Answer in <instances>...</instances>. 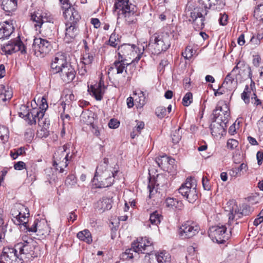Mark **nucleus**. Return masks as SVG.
<instances>
[{
    "instance_id": "nucleus-1",
    "label": "nucleus",
    "mask_w": 263,
    "mask_h": 263,
    "mask_svg": "<svg viewBox=\"0 0 263 263\" xmlns=\"http://www.w3.org/2000/svg\"><path fill=\"white\" fill-rule=\"evenodd\" d=\"M154 247L152 242L146 237H139L132 243V247L126 249L120 255L123 260L133 259L137 254H145V263H170L171 256L166 251L152 253Z\"/></svg>"
},
{
    "instance_id": "nucleus-2",
    "label": "nucleus",
    "mask_w": 263,
    "mask_h": 263,
    "mask_svg": "<svg viewBox=\"0 0 263 263\" xmlns=\"http://www.w3.org/2000/svg\"><path fill=\"white\" fill-rule=\"evenodd\" d=\"M108 162V159L105 158L96 168L93 181L96 180L98 182V187H107L114 183L118 171L115 170V168L109 169Z\"/></svg>"
},
{
    "instance_id": "nucleus-3",
    "label": "nucleus",
    "mask_w": 263,
    "mask_h": 263,
    "mask_svg": "<svg viewBox=\"0 0 263 263\" xmlns=\"http://www.w3.org/2000/svg\"><path fill=\"white\" fill-rule=\"evenodd\" d=\"M215 121L211 124L210 129L214 136L222 135L224 132L230 117L229 108L226 103L218 105L213 111Z\"/></svg>"
},
{
    "instance_id": "nucleus-4",
    "label": "nucleus",
    "mask_w": 263,
    "mask_h": 263,
    "mask_svg": "<svg viewBox=\"0 0 263 263\" xmlns=\"http://www.w3.org/2000/svg\"><path fill=\"white\" fill-rule=\"evenodd\" d=\"M137 8L129 0H117L114 4V12L124 17L128 25L135 24L137 21Z\"/></svg>"
},
{
    "instance_id": "nucleus-5",
    "label": "nucleus",
    "mask_w": 263,
    "mask_h": 263,
    "mask_svg": "<svg viewBox=\"0 0 263 263\" xmlns=\"http://www.w3.org/2000/svg\"><path fill=\"white\" fill-rule=\"evenodd\" d=\"M172 35L168 32L155 33L149 39L148 49L154 54L165 51L171 46Z\"/></svg>"
},
{
    "instance_id": "nucleus-6",
    "label": "nucleus",
    "mask_w": 263,
    "mask_h": 263,
    "mask_svg": "<svg viewBox=\"0 0 263 263\" xmlns=\"http://www.w3.org/2000/svg\"><path fill=\"white\" fill-rule=\"evenodd\" d=\"M137 46L135 45L123 44L118 48L119 60L114 62L113 64L108 69V73L115 69L117 74L122 73L125 68V65L128 64L124 63V58L134 56L136 51H135Z\"/></svg>"
},
{
    "instance_id": "nucleus-7",
    "label": "nucleus",
    "mask_w": 263,
    "mask_h": 263,
    "mask_svg": "<svg viewBox=\"0 0 263 263\" xmlns=\"http://www.w3.org/2000/svg\"><path fill=\"white\" fill-rule=\"evenodd\" d=\"M23 242L18 243L15 246L19 250L20 256L23 258L36 257L39 254V248L36 242L26 236L23 237Z\"/></svg>"
},
{
    "instance_id": "nucleus-8",
    "label": "nucleus",
    "mask_w": 263,
    "mask_h": 263,
    "mask_svg": "<svg viewBox=\"0 0 263 263\" xmlns=\"http://www.w3.org/2000/svg\"><path fill=\"white\" fill-rule=\"evenodd\" d=\"M197 181L194 177L187 178L178 189L179 193L189 202L194 203L198 198Z\"/></svg>"
},
{
    "instance_id": "nucleus-9",
    "label": "nucleus",
    "mask_w": 263,
    "mask_h": 263,
    "mask_svg": "<svg viewBox=\"0 0 263 263\" xmlns=\"http://www.w3.org/2000/svg\"><path fill=\"white\" fill-rule=\"evenodd\" d=\"M48 107L46 99L43 97L40 106V108L41 110H39L34 108L30 112H28L26 115H24L22 112L20 113V116L21 117H26V119L28 120V123L30 125L35 124L36 122V119H37L39 125H41L42 122H43V118L44 116V113Z\"/></svg>"
},
{
    "instance_id": "nucleus-10",
    "label": "nucleus",
    "mask_w": 263,
    "mask_h": 263,
    "mask_svg": "<svg viewBox=\"0 0 263 263\" xmlns=\"http://www.w3.org/2000/svg\"><path fill=\"white\" fill-rule=\"evenodd\" d=\"M51 49L50 42L46 39L35 38L30 52L37 57L43 58L49 53Z\"/></svg>"
},
{
    "instance_id": "nucleus-11",
    "label": "nucleus",
    "mask_w": 263,
    "mask_h": 263,
    "mask_svg": "<svg viewBox=\"0 0 263 263\" xmlns=\"http://www.w3.org/2000/svg\"><path fill=\"white\" fill-rule=\"evenodd\" d=\"M68 146H69V145H64L63 150L59 149L53 155V165L61 173H64V168L68 166L69 152L66 154H65V152Z\"/></svg>"
},
{
    "instance_id": "nucleus-12",
    "label": "nucleus",
    "mask_w": 263,
    "mask_h": 263,
    "mask_svg": "<svg viewBox=\"0 0 263 263\" xmlns=\"http://www.w3.org/2000/svg\"><path fill=\"white\" fill-rule=\"evenodd\" d=\"M226 230L227 228L223 225L213 226L209 229V236L213 241L223 243L229 238L228 234H226Z\"/></svg>"
},
{
    "instance_id": "nucleus-13",
    "label": "nucleus",
    "mask_w": 263,
    "mask_h": 263,
    "mask_svg": "<svg viewBox=\"0 0 263 263\" xmlns=\"http://www.w3.org/2000/svg\"><path fill=\"white\" fill-rule=\"evenodd\" d=\"M199 230L198 224L193 221H187L180 226L179 235L183 238H190L196 235Z\"/></svg>"
},
{
    "instance_id": "nucleus-14",
    "label": "nucleus",
    "mask_w": 263,
    "mask_h": 263,
    "mask_svg": "<svg viewBox=\"0 0 263 263\" xmlns=\"http://www.w3.org/2000/svg\"><path fill=\"white\" fill-rule=\"evenodd\" d=\"M17 249L4 248L1 255V259L4 263H23V257L17 254Z\"/></svg>"
},
{
    "instance_id": "nucleus-15",
    "label": "nucleus",
    "mask_w": 263,
    "mask_h": 263,
    "mask_svg": "<svg viewBox=\"0 0 263 263\" xmlns=\"http://www.w3.org/2000/svg\"><path fill=\"white\" fill-rule=\"evenodd\" d=\"M2 50L6 54H11L18 51L22 54L26 53V48L20 40L9 41L8 43L2 47Z\"/></svg>"
},
{
    "instance_id": "nucleus-16",
    "label": "nucleus",
    "mask_w": 263,
    "mask_h": 263,
    "mask_svg": "<svg viewBox=\"0 0 263 263\" xmlns=\"http://www.w3.org/2000/svg\"><path fill=\"white\" fill-rule=\"evenodd\" d=\"M207 10H202L200 9H194L190 13V18L189 21H192L196 29H202L204 26V15L208 14Z\"/></svg>"
},
{
    "instance_id": "nucleus-17",
    "label": "nucleus",
    "mask_w": 263,
    "mask_h": 263,
    "mask_svg": "<svg viewBox=\"0 0 263 263\" xmlns=\"http://www.w3.org/2000/svg\"><path fill=\"white\" fill-rule=\"evenodd\" d=\"M69 64L64 53H58L51 64L52 72L53 73H57Z\"/></svg>"
},
{
    "instance_id": "nucleus-18",
    "label": "nucleus",
    "mask_w": 263,
    "mask_h": 263,
    "mask_svg": "<svg viewBox=\"0 0 263 263\" xmlns=\"http://www.w3.org/2000/svg\"><path fill=\"white\" fill-rule=\"evenodd\" d=\"M58 73H60L62 80L65 83H69L72 81L75 78L76 75L74 68L70 63L62 68V70Z\"/></svg>"
},
{
    "instance_id": "nucleus-19",
    "label": "nucleus",
    "mask_w": 263,
    "mask_h": 263,
    "mask_svg": "<svg viewBox=\"0 0 263 263\" xmlns=\"http://www.w3.org/2000/svg\"><path fill=\"white\" fill-rule=\"evenodd\" d=\"M234 208H233L232 210L230 211V212L229 214V222L231 220H233L236 216L239 218L242 216L249 215L253 211V209L247 204L242 205V209L240 212L239 210L237 211L236 208L235 209V211H234Z\"/></svg>"
},
{
    "instance_id": "nucleus-20",
    "label": "nucleus",
    "mask_w": 263,
    "mask_h": 263,
    "mask_svg": "<svg viewBox=\"0 0 263 263\" xmlns=\"http://www.w3.org/2000/svg\"><path fill=\"white\" fill-rule=\"evenodd\" d=\"M65 28V40L67 42H70L72 39H74L78 33V24L73 23H66Z\"/></svg>"
},
{
    "instance_id": "nucleus-21",
    "label": "nucleus",
    "mask_w": 263,
    "mask_h": 263,
    "mask_svg": "<svg viewBox=\"0 0 263 263\" xmlns=\"http://www.w3.org/2000/svg\"><path fill=\"white\" fill-rule=\"evenodd\" d=\"M26 210V207L22 204L15 203L13 206L11 210V214L13 218H12L14 223L16 225L20 226V217H18L21 212H25Z\"/></svg>"
},
{
    "instance_id": "nucleus-22",
    "label": "nucleus",
    "mask_w": 263,
    "mask_h": 263,
    "mask_svg": "<svg viewBox=\"0 0 263 263\" xmlns=\"http://www.w3.org/2000/svg\"><path fill=\"white\" fill-rule=\"evenodd\" d=\"M63 15L67 20V23L78 24L81 19V15L74 8H70L66 12H63Z\"/></svg>"
},
{
    "instance_id": "nucleus-23",
    "label": "nucleus",
    "mask_w": 263,
    "mask_h": 263,
    "mask_svg": "<svg viewBox=\"0 0 263 263\" xmlns=\"http://www.w3.org/2000/svg\"><path fill=\"white\" fill-rule=\"evenodd\" d=\"M31 20L34 23V26L36 30L41 28L42 26L48 22V18L44 14L35 12L31 15Z\"/></svg>"
},
{
    "instance_id": "nucleus-24",
    "label": "nucleus",
    "mask_w": 263,
    "mask_h": 263,
    "mask_svg": "<svg viewBox=\"0 0 263 263\" xmlns=\"http://www.w3.org/2000/svg\"><path fill=\"white\" fill-rule=\"evenodd\" d=\"M237 69H239V73L240 74H243L244 76L247 75L250 79L252 78L251 67L244 61H239L233 69L232 73H235Z\"/></svg>"
},
{
    "instance_id": "nucleus-25",
    "label": "nucleus",
    "mask_w": 263,
    "mask_h": 263,
    "mask_svg": "<svg viewBox=\"0 0 263 263\" xmlns=\"http://www.w3.org/2000/svg\"><path fill=\"white\" fill-rule=\"evenodd\" d=\"M237 85V79L235 78L234 73H232V71L226 76L221 86L229 90H232L236 87Z\"/></svg>"
},
{
    "instance_id": "nucleus-26",
    "label": "nucleus",
    "mask_w": 263,
    "mask_h": 263,
    "mask_svg": "<svg viewBox=\"0 0 263 263\" xmlns=\"http://www.w3.org/2000/svg\"><path fill=\"white\" fill-rule=\"evenodd\" d=\"M14 30L12 24L6 21L4 23H0V40L9 37Z\"/></svg>"
},
{
    "instance_id": "nucleus-27",
    "label": "nucleus",
    "mask_w": 263,
    "mask_h": 263,
    "mask_svg": "<svg viewBox=\"0 0 263 263\" xmlns=\"http://www.w3.org/2000/svg\"><path fill=\"white\" fill-rule=\"evenodd\" d=\"M43 223L44 225H45V229L43 230L44 231L42 233V234H47L48 233V227L46 222L39 221V220H35L33 223V224L30 227L28 224V221H26V227H24V230H26V231L31 232H36L37 231L39 232H41L42 230L40 229L41 224Z\"/></svg>"
},
{
    "instance_id": "nucleus-28",
    "label": "nucleus",
    "mask_w": 263,
    "mask_h": 263,
    "mask_svg": "<svg viewBox=\"0 0 263 263\" xmlns=\"http://www.w3.org/2000/svg\"><path fill=\"white\" fill-rule=\"evenodd\" d=\"M17 1L15 0H1V8L6 12L7 15L16 10Z\"/></svg>"
},
{
    "instance_id": "nucleus-29",
    "label": "nucleus",
    "mask_w": 263,
    "mask_h": 263,
    "mask_svg": "<svg viewBox=\"0 0 263 263\" xmlns=\"http://www.w3.org/2000/svg\"><path fill=\"white\" fill-rule=\"evenodd\" d=\"M164 205L168 210L174 211L176 209H180L182 203L177 199L168 197L165 199Z\"/></svg>"
},
{
    "instance_id": "nucleus-30",
    "label": "nucleus",
    "mask_w": 263,
    "mask_h": 263,
    "mask_svg": "<svg viewBox=\"0 0 263 263\" xmlns=\"http://www.w3.org/2000/svg\"><path fill=\"white\" fill-rule=\"evenodd\" d=\"M88 90L90 94L94 96L97 100H101L104 93V87H102L101 83L98 85L91 86L88 87Z\"/></svg>"
},
{
    "instance_id": "nucleus-31",
    "label": "nucleus",
    "mask_w": 263,
    "mask_h": 263,
    "mask_svg": "<svg viewBox=\"0 0 263 263\" xmlns=\"http://www.w3.org/2000/svg\"><path fill=\"white\" fill-rule=\"evenodd\" d=\"M0 103H4L12 97V91L11 88L6 87L3 85H0Z\"/></svg>"
},
{
    "instance_id": "nucleus-32",
    "label": "nucleus",
    "mask_w": 263,
    "mask_h": 263,
    "mask_svg": "<svg viewBox=\"0 0 263 263\" xmlns=\"http://www.w3.org/2000/svg\"><path fill=\"white\" fill-rule=\"evenodd\" d=\"M111 201L109 198L103 197L97 201L96 208L100 211L104 212L111 208Z\"/></svg>"
},
{
    "instance_id": "nucleus-33",
    "label": "nucleus",
    "mask_w": 263,
    "mask_h": 263,
    "mask_svg": "<svg viewBox=\"0 0 263 263\" xmlns=\"http://www.w3.org/2000/svg\"><path fill=\"white\" fill-rule=\"evenodd\" d=\"M77 237L80 240L85 241L87 243H90L92 241L90 232L86 229L79 232L77 234Z\"/></svg>"
},
{
    "instance_id": "nucleus-34",
    "label": "nucleus",
    "mask_w": 263,
    "mask_h": 263,
    "mask_svg": "<svg viewBox=\"0 0 263 263\" xmlns=\"http://www.w3.org/2000/svg\"><path fill=\"white\" fill-rule=\"evenodd\" d=\"M248 169L247 165L242 163L238 167H234L231 169L229 172V174L233 177L236 178L238 176H240V172L245 171H247Z\"/></svg>"
},
{
    "instance_id": "nucleus-35",
    "label": "nucleus",
    "mask_w": 263,
    "mask_h": 263,
    "mask_svg": "<svg viewBox=\"0 0 263 263\" xmlns=\"http://www.w3.org/2000/svg\"><path fill=\"white\" fill-rule=\"evenodd\" d=\"M81 120L85 124L89 125H92L93 122V117L92 116V113L89 111H83L81 116Z\"/></svg>"
},
{
    "instance_id": "nucleus-36",
    "label": "nucleus",
    "mask_w": 263,
    "mask_h": 263,
    "mask_svg": "<svg viewBox=\"0 0 263 263\" xmlns=\"http://www.w3.org/2000/svg\"><path fill=\"white\" fill-rule=\"evenodd\" d=\"M162 219V215L159 213L157 211H154L149 216V221L152 224L158 226Z\"/></svg>"
},
{
    "instance_id": "nucleus-37",
    "label": "nucleus",
    "mask_w": 263,
    "mask_h": 263,
    "mask_svg": "<svg viewBox=\"0 0 263 263\" xmlns=\"http://www.w3.org/2000/svg\"><path fill=\"white\" fill-rule=\"evenodd\" d=\"M137 125L133 129V132L130 134V137L132 139L135 138L136 136H138L141 133V131L144 127V123L143 121H136Z\"/></svg>"
},
{
    "instance_id": "nucleus-38",
    "label": "nucleus",
    "mask_w": 263,
    "mask_h": 263,
    "mask_svg": "<svg viewBox=\"0 0 263 263\" xmlns=\"http://www.w3.org/2000/svg\"><path fill=\"white\" fill-rule=\"evenodd\" d=\"M26 210L25 212H21L19 216L20 219V225H22L23 227H26V221H28V217L29 216V209L26 207Z\"/></svg>"
},
{
    "instance_id": "nucleus-39",
    "label": "nucleus",
    "mask_w": 263,
    "mask_h": 263,
    "mask_svg": "<svg viewBox=\"0 0 263 263\" xmlns=\"http://www.w3.org/2000/svg\"><path fill=\"white\" fill-rule=\"evenodd\" d=\"M9 131L5 126H0V139L3 143L7 142L9 138Z\"/></svg>"
},
{
    "instance_id": "nucleus-40",
    "label": "nucleus",
    "mask_w": 263,
    "mask_h": 263,
    "mask_svg": "<svg viewBox=\"0 0 263 263\" xmlns=\"http://www.w3.org/2000/svg\"><path fill=\"white\" fill-rule=\"evenodd\" d=\"M108 42L110 46L113 47H116L120 42L118 37V35L116 34L114 32L112 33L110 36Z\"/></svg>"
},
{
    "instance_id": "nucleus-41",
    "label": "nucleus",
    "mask_w": 263,
    "mask_h": 263,
    "mask_svg": "<svg viewBox=\"0 0 263 263\" xmlns=\"http://www.w3.org/2000/svg\"><path fill=\"white\" fill-rule=\"evenodd\" d=\"M180 128L173 131L172 134V142L175 143H178L181 138V134L180 132Z\"/></svg>"
},
{
    "instance_id": "nucleus-42",
    "label": "nucleus",
    "mask_w": 263,
    "mask_h": 263,
    "mask_svg": "<svg viewBox=\"0 0 263 263\" xmlns=\"http://www.w3.org/2000/svg\"><path fill=\"white\" fill-rule=\"evenodd\" d=\"M136 101L138 103V107L139 108H142L146 103V97L143 91H140L139 93L138 99H136Z\"/></svg>"
},
{
    "instance_id": "nucleus-43",
    "label": "nucleus",
    "mask_w": 263,
    "mask_h": 263,
    "mask_svg": "<svg viewBox=\"0 0 263 263\" xmlns=\"http://www.w3.org/2000/svg\"><path fill=\"white\" fill-rule=\"evenodd\" d=\"M201 3L203 5H204V7L205 8L204 10H206V9L211 8L213 6H215L218 4V0H200Z\"/></svg>"
},
{
    "instance_id": "nucleus-44",
    "label": "nucleus",
    "mask_w": 263,
    "mask_h": 263,
    "mask_svg": "<svg viewBox=\"0 0 263 263\" xmlns=\"http://www.w3.org/2000/svg\"><path fill=\"white\" fill-rule=\"evenodd\" d=\"M77 183V179L74 175H70L67 176L65 180V185L71 187Z\"/></svg>"
},
{
    "instance_id": "nucleus-45",
    "label": "nucleus",
    "mask_w": 263,
    "mask_h": 263,
    "mask_svg": "<svg viewBox=\"0 0 263 263\" xmlns=\"http://www.w3.org/2000/svg\"><path fill=\"white\" fill-rule=\"evenodd\" d=\"M49 125V123H48L47 125H46V123H44V121L42 122V123L41 124V126H43V127L40 130V131L38 133L39 136L40 137H47L49 135V132L47 129V127H48Z\"/></svg>"
},
{
    "instance_id": "nucleus-46",
    "label": "nucleus",
    "mask_w": 263,
    "mask_h": 263,
    "mask_svg": "<svg viewBox=\"0 0 263 263\" xmlns=\"http://www.w3.org/2000/svg\"><path fill=\"white\" fill-rule=\"evenodd\" d=\"M167 180L163 176H158L155 181V183L157 186L165 187H166Z\"/></svg>"
},
{
    "instance_id": "nucleus-47",
    "label": "nucleus",
    "mask_w": 263,
    "mask_h": 263,
    "mask_svg": "<svg viewBox=\"0 0 263 263\" xmlns=\"http://www.w3.org/2000/svg\"><path fill=\"white\" fill-rule=\"evenodd\" d=\"M0 232L5 233L6 232V226L4 222V210L0 208Z\"/></svg>"
},
{
    "instance_id": "nucleus-48",
    "label": "nucleus",
    "mask_w": 263,
    "mask_h": 263,
    "mask_svg": "<svg viewBox=\"0 0 263 263\" xmlns=\"http://www.w3.org/2000/svg\"><path fill=\"white\" fill-rule=\"evenodd\" d=\"M93 60V57L92 55L89 53H85L83 57L82 61H81L83 64L87 65L88 67L92 63Z\"/></svg>"
},
{
    "instance_id": "nucleus-49",
    "label": "nucleus",
    "mask_w": 263,
    "mask_h": 263,
    "mask_svg": "<svg viewBox=\"0 0 263 263\" xmlns=\"http://www.w3.org/2000/svg\"><path fill=\"white\" fill-rule=\"evenodd\" d=\"M193 96L191 92H187L182 99V104L185 106H188L192 102Z\"/></svg>"
},
{
    "instance_id": "nucleus-50",
    "label": "nucleus",
    "mask_w": 263,
    "mask_h": 263,
    "mask_svg": "<svg viewBox=\"0 0 263 263\" xmlns=\"http://www.w3.org/2000/svg\"><path fill=\"white\" fill-rule=\"evenodd\" d=\"M238 141L234 139H229L227 141V147L230 150H233L238 146Z\"/></svg>"
},
{
    "instance_id": "nucleus-51",
    "label": "nucleus",
    "mask_w": 263,
    "mask_h": 263,
    "mask_svg": "<svg viewBox=\"0 0 263 263\" xmlns=\"http://www.w3.org/2000/svg\"><path fill=\"white\" fill-rule=\"evenodd\" d=\"M156 115L159 118H163L166 115V110L165 107L159 106L156 109Z\"/></svg>"
},
{
    "instance_id": "nucleus-52",
    "label": "nucleus",
    "mask_w": 263,
    "mask_h": 263,
    "mask_svg": "<svg viewBox=\"0 0 263 263\" xmlns=\"http://www.w3.org/2000/svg\"><path fill=\"white\" fill-rule=\"evenodd\" d=\"M167 157L166 155L159 157H157L156 162L159 167H163L164 165L167 164Z\"/></svg>"
},
{
    "instance_id": "nucleus-53",
    "label": "nucleus",
    "mask_w": 263,
    "mask_h": 263,
    "mask_svg": "<svg viewBox=\"0 0 263 263\" xmlns=\"http://www.w3.org/2000/svg\"><path fill=\"white\" fill-rule=\"evenodd\" d=\"M24 153H25V149L24 147H21L15 149L14 152L11 151L10 155L13 159H15L18 156L22 155Z\"/></svg>"
},
{
    "instance_id": "nucleus-54",
    "label": "nucleus",
    "mask_w": 263,
    "mask_h": 263,
    "mask_svg": "<svg viewBox=\"0 0 263 263\" xmlns=\"http://www.w3.org/2000/svg\"><path fill=\"white\" fill-rule=\"evenodd\" d=\"M182 54L185 59H190L193 55V50L190 47H187Z\"/></svg>"
},
{
    "instance_id": "nucleus-55",
    "label": "nucleus",
    "mask_w": 263,
    "mask_h": 263,
    "mask_svg": "<svg viewBox=\"0 0 263 263\" xmlns=\"http://www.w3.org/2000/svg\"><path fill=\"white\" fill-rule=\"evenodd\" d=\"M60 2L62 5V8L63 12H66L67 10L70 8H73L70 4L69 3L68 0H60Z\"/></svg>"
},
{
    "instance_id": "nucleus-56",
    "label": "nucleus",
    "mask_w": 263,
    "mask_h": 263,
    "mask_svg": "<svg viewBox=\"0 0 263 263\" xmlns=\"http://www.w3.org/2000/svg\"><path fill=\"white\" fill-rule=\"evenodd\" d=\"M247 89H248V85H246L243 92L241 93V99L243 100L245 103L247 104H249L250 102V97L247 95Z\"/></svg>"
},
{
    "instance_id": "nucleus-57",
    "label": "nucleus",
    "mask_w": 263,
    "mask_h": 263,
    "mask_svg": "<svg viewBox=\"0 0 263 263\" xmlns=\"http://www.w3.org/2000/svg\"><path fill=\"white\" fill-rule=\"evenodd\" d=\"M120 122L115 119H111L109 123L108 126L110 128L116 129L119 126Z\"/></svg>"
},
{
    "instance_id": "nucleus-58",
    "label": "nucleus",
    "mask_w": 263,
    "mask_h": 263,
    "mask_svg": "<svg viewBox=\"0 0 263 263\" xmlns=\"http://www.w3.org/2000/svg\"><path fill=\"white\" fill-rule=\"evenodd\" d=\"M14 168L16 170H22L24 168L26 169V164L23 161H18L14 165Z\"/></svg>"
},
{
    "instance_id": "nucleus-59",
    "label": "nucleus",
    "mask_w": 263,
    "mask_h": 263,
    "mask_svg": "<svg viewBox=\"0 0 263 263\" xmlns=\"http://www.w3.org/2000/svg\"><path fill=\"white\" fill-rule=\"evenodd\" d=\"M220 15L221 16L219 19V24L221 25L224 26L227 24L228 16L226 14H220Z\"/></svg>"
},
{
    "instance_id": "nucleus-60",
    "label": "nucleus",
    "mask_w": 263,
    "mask_h": 263,
    "mask_svg": "<svg viewBox=\"0 0 263 263\" xmlns=\"http://www.w3.org/2000/svg\"><path fill=\"white\" fill-rule=\"evenodd\" d=\"M202 185L205 190L209 191L210 190V185L209 180L205 177H203L202 179Z\"/></svg>"
},
{
    "instance_id": "nucleus-61",
    "label": "nucleus",
    "mask_w": 263,
    "mask_h": 263,
    "mask_svg": "<svg viewBox=\"0 0 263 263\" xmlns=\"http://www.w3.org/2000/svg\"><path fill=\"white\" fill-rule=\"evenodd\" d=\"M261 62V58L258 55L253 57V64L255 67H258Z\"/></svg>"
},
{
    "instance_id": "nucleus-62",
    "label": "nucleus",
    "mask_w": 263,
    "mask_h": 263,
    "mask_svg": "<svg viewBox=\"0 0 263 263\" xmlns=\"http://www.w3.org/2000/svg\"><path fill=\"white\" fill-rule=\"evenodd\" d=\"M256 158L258 164H261L262 161L263 160V152L260 151L258 152L256 154Z\"/></svg>"
},
{
    "instance_id": "nucleus-63",
    "label": "nucleus",
    "mask_w": 263,
    "mask_h": 263,
    "mask_svg": "<svg viewBox=\"0 0 263 263\" xmlns=\"http://www.w3.org/2000/svg\"><path fill=\"white\" fill-rule=\"evenodd\" d=\"M77 218V215L75 214L74 212H71L69 213V215L67 217V219L69 222L72 221V222L76 220Z\"/></svg>"
},
{
    "instance_id": "nucleus-64",
    "label": "nucleus",
    "mask_w": 263,
    "mask_h": 263,
    "mask_svg": "<svg viewBox=\"0 0 263 263\" xmlns=\"http://www.w3.org/2000/svg\"><path fill=\"white\" fill-rule=\"evenodd\" d=\"M91 23L93 25L95 28H98L100 26V22L98 18H92L91 20Z\"/></svg>"
}]
</instances>
